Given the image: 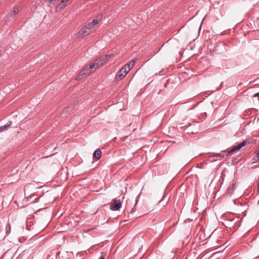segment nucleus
Here are the masks:
<instances>
[{"label": "nucleus", "mask_w": 259, "mask_h": 259, "mask_svg": "<svg viewBox=\"0 0 259 259\" xmlns=\"http://www.w3.org/2000/svg\"><path fill=\"white\" fill-rule=\"evenodd\" d=\"M161 71H160L159 75H162V74H161Z\"/></svg>", "instance_id": "b1692460"}, {"label": "nucleus", "mask_w": 259, "mask_h": 259, "mask_svg": "<svg viewBox=\"0 0 259 259\" xmlns=\"http://www.w3.org/2000/svg\"><path fill=\"white\" fill-rule=\"evenodd\" d=\"M121 207V203L120 200H114L110 206V209L112 210H117Z\"/></svg>", "instance_id": "39448f33"}, {"label": "nucleus", "mask_w": 259, "mask_h": 259, "mask_svg": "<svg viewBox=\"0 0 259 259\" xmlns=\"http://www.w3.org/2000/svg\"><path fill=\"white\" fill-rule=\"evenodd\" d=\"M1 55V51L0 50V55Z\"/></svg>", "instance_id": "a878e982"}, {"label": "nucleus", "mask_w": 259, "mask_h": 259, "mask_svg": "<svg viewBox=\"0 0 259 259\" xmlns=\"http://www.w3.org/2000/svg\"><path fill=\"white\" fill-rule=\"evenodd\" d=\"M128 72V70H126V68L122 67L117 73L116 76V80L117 81L122 79L127 73Z\"/></svg>", "instance_id": "20e7f679"}, {"label": "nucleus", "mask_w": 259, "mask_h": 259, "mask_svg": "<svg viewBox=\"0 0 259 259\" xmlns=\"http://www.w3.org/2000/svg\"><path fill=\"white\" fill-rule=\"evenodd\" d=\"M99 259H104V257L103 255H101Z\"/></svg>", "instance_id": "5701e85b"}, {"label": "nucleus", "mask_w": 259, "mask_h": 259, "mask_svg": "<svg viewBox=\"0 0 259 259\" xmlns=\"http://www.w3.org/2000/svg\"><path fill=\"white\" fill-rule=\"evenodd\" d=\"M70 0H62V3H67Z\"/></svg>", "instance_id": "4be33fe9"}, {"label": "nucleus", "mask_w": 259, "mask_h": 259, "mask_svg": "<svg viewBox=\"0 0 259 259\" xmlns=\"http://www.w3.org/2000/svg\"><path fill=\"white\" fill-rule=\"evenodd\" d=\"M224 224L226 227H228L230 229L233 228L235 230L238 229L240 226L238 220L237 219V220L235 221L234 218H229L225 219Z\"/></svg>", "instance_id": "f257e3e1"}, {"label": "nucleus", "mask_w": 259, "mask_h": 259, "mask_svg": "<svg viewBox=\"0 0 259 259\" xmlns=\"http://www.w3.org/2000/svg\"><path fill=\"white\" fill-rule=\"evenodd\" d=\"M101 156V151L100 149H96L93 154V157L97 159H99Z\"/></svg>", "instance_id": "9d476101"}, {"label": "nucleus", "mask_w": 259, "mask_h": 259, "mask_svg": "<svg viewBox=\"0 0 259 259\" xmlns=\"http://www.w3.org/2000/svg\"><path fill=\"white\" fill-rule=\"evenodd\" d=\"M19 12V9L18 8H15L14 10L10 12L9 14V16L10 17H14Z\"/></svg>", "instance_id": "f8f14e48"}, {"label": "nucleus", "mask_w": 259, "mask_h": 259, "mask_svg": "<svg viewBox=\"0 0 259 259\" xmlns=\"http://www.w3.org/2000/svg\"><path fill=\"white\" fill-rule=\"evenodd\" d=\"M56 0H50L49 3L50 4H54Z\"/></svg>", "instance_id": "412c9836"}, {"label": "nucleus", "mask_w": 259, "mask_h": 259, "mask_svg": "<svg viewBox=\"0 0 259 259\" xmlns=\"http://www.w3.org/2000/svg\"><path fill=\"white\" fill-rule=\"evenodd\" d=\"M85 27L89 28V29L90 30V31L93 32L94 31L95 26L93 25L92 23L91 22L89 23L87 26H85Z\"/></svg>", "instance_id": "ddd939ff"}, {"label": "nucleus", "mask_w": 259, "mask_h": 259, "mask_svg": "<svg viewBox=\"0 0 259 259\" xmlns=\"http://www.w3.org/2000/svg\"><path fill=\"white\" fill-rule=\"evenodd\" d=\"M91 32H92L85 26L80 29L78 33V35L80 37H83L89 35Z\"/></svg>", "instance_id": "423d86ee"}, {"label": "nucleus", "mask_w": 259, "mask_h": 259, "mask_svg": "<svg viewBox=\"0 0 259 259\" xmlns=\"http://www.w3.org/2000/svg\"><path fill=\"white\" fill-rule=\"evenodd\" d=\"M104 62V59L100 58V57L96 59L94 61V63L95 64L97 68L99 66L102 65V64H103Z\"/></svg>", "instance_id": "6e6552de"}, {"label": "nucleus", "mask_w": 259, "mask_h": 259, "mask_svg": "<svg viewBox=\"0 0 259 259\" xmlns=\"http://www.w3.org/2000/svg\"><path fill=\"white\" fill-rule=\"evenodd\" d=\"M208 161H210V162H215L217 160V159L215 158L214 155L210 156L207 159Z\"/></svg>", "instance_id": "2eb2a0df"}, {"label": "nucleus", "mask_w": 259, "mask_h": 259, "mask_svg": "<svg viewBox=\"0 0 259 259\" xmlns=\"http://www.w3.org/2000/svg\"><path fill=\"white\" fill-rule=\"evenodd\" d=\"M92 23L93 25H94V26H96L99 23V20L97 18L94 19L92 21Z\"/></svg>", "instance_id": "f3484780"}, {"label": "nucleus", "mask_w": 259, "mask_h": 259, "mask_svg": "<svg viewBox=\"0 0 259 259\" xmlns=\"http://www.w3.org/2000/svg\"><path fill=\"white\" fill-rule=\"evenodd\" d=\"M136 60L130 61L128 63L126 64L123 67L126 68V70L128 71L134 67Z\"/></svg>", "instance_id": "0eeeda50"}, {"label": "nucleus", "mask_w": 259, "mask_h": 259, "mask_svg": "<svg viewBox=\"0 0 259 259\" xmlns=\"http://www.w3.org/2000/svg\"><path fill=\"white\" fill-rule=\"evenodd\" d=\"M65 6V5L64 3H63L62 1L61 2L58 6V7L59 8V9H61V8H63V7H64Z\"/></svg>", "instance_id": "6ab92c4d"}, {"label": "nucleus", "mask_w": 259, "mask_h": 259, "mask_svg": "<svg viewBox=\"0 0 259 259\" xmlns=\"http://www.w3.org/2000/svg\"><path fill=\"white\" fill-rule=\"evenodd\" d=\"M213 155L215 157V158H216V159H218V158H219V159H221L223 158H224L225 156V155L224 154H222L221 153H216V154H213Z\"/></svg>", "instance_id": "4468645a"}, {"label": "nucleus", "mask_w": 259, "mask_h": 259, "mask_svg": "<svg viewBox=\"0 0 259 259\" xmlns=\"http://www.w3.org/2000/svg\"><path fill=\"white\" fill-rule=\"evenodd\" d=\"M12 124V121H9L5 125L1 126L0 127V133L7 130Z\"/></svg>", "instance_id": "9b49d317"}, {"label": "nucleus", "mask_w": 259, "mask_h": 259, "mask_svg": "<svg viewBox=\"0 0 259 259\" xmlns=\"http://www.w3.org/2000/svg\"><path fill=\"white\" fill-rule=\"evenodd\" d=\"M162 200V199H161V200L159 201V203L161 202V201Z\"/></svg>", "instance_id": "393cba45"}, {"label": "nucleus", "mask_w": 259, "mask_h": 259, "mask_svg": "<svg viewBox=\"0 0 259 259\" xmlns=\"http://www.w3.org/2000/svg\"><path fill=\"white\" fill-rule=\"evenodd\" d=\"M113 55L112 54H111L110 55H106L105 56L101 57L100 58H104V62H105V60H108V59L109 58H110L111 56H113Z\"/></svg>", "instance_id": "dca6fc26"}, {"label": "nucleus", "mask_w": 259, "mask_h": 259, "mask_svg": "<svg viewBox=\"0 0 259 259\" xmlns=\"http://www.w3.org/2000/svg\"><path fill=\"white\" fill-rule=\"evenodd\" d=\"M247 143L246 140H243L241 143L237 145V146H234L232 147L231 150L228 151L227 153L226 154L227 156L232 155L234 152L240 150L242 147L244 146Z\"/></svg>", "instance_id": "7ed1b4c3"}, {"label": "nucleus", "mask_w": 259, "mask_h": 259, "mask_svg": "<svg viewBox=\"0 0 259 259\" xmlns=\"http://www.w3.org/2000/svg\"><path fill=\"white\" fill-rule=\"evenodd\" d=\"M235 188V184L234 183H232L227 189L226 191V194L228 195H231L233 192V190Z\"/></svg>", "instance_id": "1a4fd4ad"}, {"label": "nucleus", "mask_w": 259, "mask_h": 259, "mask_svg": "<svg viewBox=\"0 0 259 259\" xmlns=\"http://www.w3.org/2000/svg\"><path fill=\"white\" fill-rule=\"evenodd\" d=\"M254 159L255 160V161H258L259 160V150H258L256 154L255 155V156H254Z\"/></svg>", "instance_id": "a211bd4d"}, {"label": "nucleus", "mask_w": 259, "mask_h": 259, "mask_svg": "<svg viewBox=\"0 0 259 259\" xmlns=\"http://www.w3.org/2000/svg\"><path fill=\"white\" fill-rule=\"evenodd\" d=\"M135 211V207H133V208L131 209V211H130V213L132 214V213H133V212H134Z\"/></svg>", "instance_id": "aec40b11"}, {"label": "nucleus", "mask_w": 259, "mask_h": 259, "mask_svg": "<svg viewBox=\"0 0 259 259\" xmlns=\"http://www.w3.org/2000/svg\"><path fill=\"white\" fill-rule=\"evenodd\" d=\"M94 68H97L94 62L90 65L89 67L85 66L78 73L76 77V80H80L81 79L83 78L85 75L89 74L90 73L91 70Z\"/></svg>", "instance_id": "f03ea898"}]
</instances>
